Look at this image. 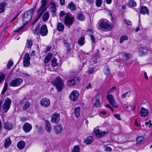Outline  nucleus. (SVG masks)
<instances>
[{"instance_id": "obj_12", "label": "nucleus", "mask_w": 152, "mask_h": 152, "mask_svg": "<svg viewBox=\"0 0 152 152\" xmlns=\"http://www.w3.org/2000/svg\"><path fill=\"white\" fill-rule=\"evenodd\" d=\"M79 96L78 92L76 90L73 91L71 93L70 97L71 100L75 101L77 99Z\"/></svg>"}, {"instance_id": "obj_63", "label": "nucleus", "mask_w": 152, "mask_h": 152, "mask_svg": "<svg viewBox=\"0 0 152 152\" xmlns=\"http://www.w3.org/2000/svg\"><path fill=\"white\" fill-rule=\"evenodd\" d=\"M107 4H110L112 2V0H105Z\"/></svg>"}, {"instance_id": "obj_57", "label": "nucleus", "mask_w": 152, "mask_h": 152, "mask_svg": "<svg viewBox=\"0 0 152 152\" xmlns=\"http://www.w3.org/2000/svg\"><path fill=\"white\" fill-rule=\"evenodd\" d=\"M128 94V92H126L125 94H123L121 96V97L122 99L124 98L126 96V95Z\"/></svg>"}, {"instance_id": "obj_47", "label": "nucleus", "mask_w": 152, "mask_h": 152, "mask_svg": "<svg viewBox=\"0 0 152 152\" xmlns=\"http://www.w3.org/2000/svg\"><path fill=\"white\" fill-rule=\"evenodd\" d=\"M146 53V51L144 50H140L138 52V54L140 56L145 55Z\"/></svg>"}, {"instance_id": "obj_5", "label": "nucleus", "mask_w": 152, "mask_h": 152, "mask_svg": "<svg viewBox=\"0 0 152 152\" xmlns=\"http://www.w3.org/2000/svg\"><path fill=\"white\" fill-rule=\"evenodd\" d=\"M41 2L42 5L40 8L38 10L37 13L38 17L35 20V22L38 20L45 10L44 9V8L46 4V1L45 0H42L41 1Z\"/></svg>"}, {"instance_id": "obj_27", "label": "nucleus", "mask_w": 152, "mask_h": 152, "mask_svg": "<svg viewBox=\"0 0 152 152\" xmlns=\"http://www.w3.org/2000/svg\"><path fill=\"white\" fill-rule=\"evenodd\" d=\"M11 141L9 137L7 138L4 142V146L5 148H8L11 143Z\"/></svg>"}, {"instance_id": "obj_25", "label": "nucleus", "mask_w": 152, "mask_h": 152, "mask_svg": "<svg viewBox=\"0 0 152 152\" xmlns=\"http://www.w3.org/2000/svg\"><path fill=\"white\" fill-rule=\"evenodd\" d=\"M80 107H77L74 109V112L76 118H78L80 114Z\"/></svg>"}, {"instance_id": "obj_23", "label": "nucleus", "mask_w": 152, "mask_h": 152, "mask_svg": "<svg viewBox=\"0 0 152 152\" xmlns=\"http://www.w3.org/2000/svg\"><path fill=\"white\" fill-rule=\"evenodd\" d=\"M49 10L52 12L54 13L56 10V4L54 2H51L49 5Z\"/></svg>"}, {"instance_id": "obj_42", "label": "nucleus", "mask_w": 152, "mask_h": 152, "mask_svg": "<svg viewBox=\"0 0 152 152\" xmlns=\"http://www.w3.org/2000/svg\"><path fill=\"white\" fill-rule=\"evenodd\" d=\"M80 147L78 145L74 146L72 150V152H80Z\"/></svg>"}, {"instance_id": "obj_59", "label": "nucleus", "mask_w": 152, "mask_h": 152, "mask_svg": "<svg viewBox=\"0 0 152 152\" xmlns=\"http://www.w3.org/2000/svg\"><path fill=\"white\" fill-rule=\"evenodd\" d=\"M60 4L61 5H64L65 3V0H59Z\"/></svg>"}, {"instance_id": "obj_46", "label": "nucleus", "mask_w": 152, "mask_h": 152, "mask_svg": "<svg viewBox=\"0 0 152 152\" xmlns=\"http://www.w3.org/2000/svg\"><path fill=\"white\" fill-rule=\"evenodd\" d=\"M104 74L106 75H108L110 73V70L107 66H106L105 67L104 70Z\"/></svg>"}, {"instance_id": "obj_8", "label": "nucleus", "mask_w": 152, "mask_h": 152, "mask_svg": "<svg viewBox=\"0 0 152 152\" xmlns=\"http://www.w3.org/2000/svg\"><path fill=\"white\" fill-rule=\"evenodd\" d=\"M40 104L43 107L45 108L48 107L50 105V100L48 98H44L41 100Z\"/></svg>"}, {"instance_id": "obj_2", "label": "nucleus", "mask_w": 152, "mask_h": 152, "mask_svg": "<svg viewBox=\"0 0 152 152\" xmlns=\"http://www.w3.org/2000/svg\"><path fill=\"white\" fill-rule=\"evenodd\" d=\"M100 27L102 29L109 31L111 30L113 26L111 23L106 19H102L99 22Z\"/></svg>"}, {"instance_id": "obj_17", "label": "nucleus", "mask_w": 152, "mask_h": 152, "mask_svg": "<svg viewBox=\"0 0 152 152\" xmlns=\"http://www.w3.org/2000/svg\"><path fill=\"white\" fill-rule=\"evenodd\" d=\"M32 128L31 125L28 123H25L23 126V129L25 132H29L31 130Z\"/></svg>"}, {"instance_id": "obj_15", "label": "nucleus", "mask_w": 152, "mask_h": 152, "mask_svg": "<svg viewBox=\"0 0 152 152\" xmlns=\"http://www.w3.org/2000/svg\"><path fill=\"white\" fill-rule=\"evenodd\" d=\"M48 30L46 25H43L41 28L40 34L43 36H45L48 34Z\"/></svg>"}, {"instance_id": "obj_20", "label": "nucleus", "mask_w": 152, "mask_h": 152, "mask_svg": "<svg viewBox=\"0 0 152 152\" xmlns=\"http://www.w3.org/2000/svg\"><path fill=\"white\" fill-rule=\"evenodd\" d=\"M45 125L46 126V130L48 133H50L52 130L51 127L50 126V122L48 121H45Z\"/></svg>"}, {"instance_id": "obj_48", "label": "nucleus", "mask_w": 152, "mask_h": 152, "mask_svg": "<svg viewBox=\"0 0 152 152\" xmlns=\"http://www.w3.org/2000/svg\"><path fill=\"white\" fill-rule=\"evenodd\" d=\"M116 90L115 87L113 86L108 91L107 93H111L113 92H115Z\"/></svg>"}, {"instance_id": "obj_34", "label": "nucleus", "mask_w": 152, "mask_h": 152, "mask_svg": "<svg viewBox=\"0 0 152 152\" xmlns=\"http://www.w3.org/2000/svg\"><path fill=\"white\" fill-rule=\"evenodd\" d=\"M5 5V2H2L0 4V13H2L4 12Z\"/></svg>"}, {"instance_id": "obj_10", "label": "nucleus", "mask_w": 152, "mask_h": 152, "mask_svg": "<svg viewBox=\"0 0 152 152\" xmlns=\"http://www.w3.org/2000/svg\"><path fill=\"white\" fill-rule=\"evenodd\" d=\"M106 97L110 103L111 104L113 107L117 108L118 107V106L115 102L114 98L112 95L108 94L106 96Z\"/></svg>"}, {"instance_id": "obj_31", "label": "nucleus", "mask_w": 152, "mask_h": 152, "mask_svg": "<svg viewBox=\"0 0 152 152\" xmlns=\"http://www.w3.org/2000/svg\"><path fill=\"white\" fill-rule=\"evenodd\" d=\"M78 43L80 46H82L85 43V39L84 37H81L78 40Z\"/></svg>"}, {"instance_id": "obj_1", "label": "nucleus", "mask_w": 152, "mask_h": 152, "mask_svg": "<svg viewBox=\"0 0 152 152\" xmlns=\"http://www.w3.org/2000/svg\"><path fill=\"white\" fill-rule=\"evenodd\" d=\"M34 10L31 9L26 12L22 17V22L23 25L19 28H18L15 31V32H18L23 29L25 26L32 18Z\"/></svg>"}, {"instance_id": "obj_26", "label": "nucleus", "mask_w": 152, "mask_h": 152, "mask_svg": "<svg viewBox=\"0 0 152 152\" xmlns=\"http://www.w3.org/2000/svg\"><path fill=\"white\" fill-rule=\"evenodd\" d=\"M93 141L92 137L89 136L84 140V142L86 144H90Z\"/></svg>"}, {"instance_id": "obj_39", "label": "nucleus", "mask_w": 152, "mask_h": 152, "mask_svg": "<svg viewBox=\"0 0 152 152\" xmlns=\"http://www.w3.org/2000/svg\"><path fill=\"white\" fill-rule=\"evenodd\" d=\"M49 17V14L48 12H45L43 17H42V20L44 21H45L48 20Z\"/></svg>"}, {"instance_id": "obj_14", "label": "nucleus", "mask_w": 152, "mask_h": 152, "mask_svg": "<svg viewBox=\"0 0 152 152\" xmlns=\"http://www.w3.org/2000/svg\"><path fill=\"white\" fill-rule=\"evenodd\" d=\"M30 58L28 53L26 54L23 58V65L24 67L28 66L30 64Z\"/></svg>"}, {"instance_id": "obj_50", "label": "nucleus", "mask_w": 152, "mask_h": 152, "mask_svg": "<svg viewBox=\"0 0 152 152\" xmlns=\"http://www.w3.org/2000/svg\"><path fill=\"white\" fill-rule=\"evenodd\" d=\"M100 104V101L95 100V102L94 104V107H97Z\"/></svg>"}, {"instance_id": "obj_19", "label": "nucleus", "mask_w": 152, "mask_h": 152, "mask_svg": "<svg viewBox=\"0 0 152 152\" xmlns=\"http://www.w3.org/2000/svg\"><path fill=\"white\" fill-rule=\"evenodd\" d=\"M148 114V110L145 108L142 107L140 110V115L141 116L145 117Z\"/></svg>"}, {"instance_id": "obj_49", "label": "nucleus", "mask_w": 152, "mask_h": 152, "mask_svg": "<svg viewBox=\"0 0 152 152\" xmlns=\"http://www.w3.org/2000/svg\"><path fill=\"white\" fill-rule=\"evenodd\" d=\"M5 78V75L4 74L0 73V83H1Z\"/></svg>"}, {"instance_id": "obj_9", "label": "nucleus", "mask_w": 152, "mask_h": 152, "mask_svg": "<svg viewBox=\"0 0 152 152\" xmlns=\"http://www.w3.org/2000/svg\"><path fill=\"white\" fill-rule=\"evenodd\" d=\"M80 78L78 77H74L72 78L67 81L66 84L68 86H72L78 83L80 80Z\"/></svg>"}, {"instance_id": "obj_64", "label": "nucleus", "mask_w": 152, "mask_h": 152, "mask_svg": "<svg viewBox=\"0 0 152 152\" xmlns=\"http://www.w3.org/2000/svg\"><path fill=\"white\" fill-rule=\"evenodd\" d=\"M35 55V52L34 51H33L30 54L31 56H33Z\"/></svg>"}, {"instance_id": "obj_51", "label": "nucleus", "mask_w": 152, "mask_h": 152, "mask_svg": "<svg viewBox=\"0 0 152 152\" xmlns=\"http://www.w3.org/2000/svg\"><path fill=\"white\" fill-rule=\"evenodd\" d=\"M13 62L11 61H10L8 63L7 65V68L8 69H9L12 66Z\"/></svg>"}, {"instance_id": "obj_22", "label": "nucleus", "mask_w": 152, "mask_h": 152, "mask_svg": "<svg viewBox=\"0 0 152 152\" xmlns=\"http://www.w3.org/2000/svg\"><path fill=\"white\" fill-rule=\"evenodd\" d=\"M140 13L143 15L146 14L148 15L149 14V10L147 7L145 6H142L141 7Z\"/></svg>"}, {"instance_id": "obj_52", "label": "nucleus", "mask_w": 152, "mask_h": 152, "mask_svg": "<svg viewBox=\"0 0 152 152\" xmlns=\"http://www.w3.org/2000/svg\"><path fill=\"white\" fill-rule=\"evenodd\" d=\"M123 55L125 58L126 60L129 59L131 57L130 55L127 53H124Z\"/></svg>"}, {"instance_id": "obj_6", "label": "nucleus", "mask_w": 152, "mask_h": 152, "mask_svg": "<svg viewBox=\"0 0 152 152\" xmlns=\"http://www.w3.org/2000/svg\"><path fill=\"white\" fill-rule=\"evenodd\" d=\"M74 18L71 16L70 14L67 15L65 17L64 20V23L65 25L69 27L72 24L73 22Z\"/></svg>"}, {"instance_id": "obj_58", "label": "nucleus", "mask_w": 152, "mask_h": 152, "mask_svg": "<svg viewBox=\"0 0 152 152\" xmlns=\"http://www.w3.org/2000/svg\"><path fill=\"white\" fill-rule=\"evenodd\" d=\"M90 37L92 41V42L94 44L95 42V40L94 36L92 35H91Z\"/></svg>"}, {"instance_id": "obj_7", "label": "nucleus", "mask_w": 152, "mask_h": 152, "mask_svg": "<svg viewBox=\"0 0 152 152\" xmlns=\"http://www.w3.org/2000/svg\"><path fill=\"white\" fill-rule=\"evenodd\" d=\"M12 102L11 99L9 98H6L3 105V109L4 113H7L9 109Z\"/></svg>"}, {"instance_id": "obj_36", "label": "nucleus", "mask_w": 152, "mask_h": 152, "mask_svg": "<svg viewBox=\"0 0 152 152\" xmlns=\"http://www.w3.org/2000/svg\"><path fill=\"white\" fill-rule=\"evenodd\" d=\"M128 5L129 6L134 7L136 6V3L133 0H129Z\"/></svg>"}, {"instance_id": "obj_60", "label": "nucleus", "mask_w": 152, "mask_h": 152, "mask_svg": "<svg viewBox=\"0 0 152 152\" xmlns=\"http://www.w3.org/2000/svg\"><path fill=\"white\" fill-rule=\"evenodd\" d=\"M65 14V12L64 11H61L60 12V17H63Z\"/></svg>"}, {"instance_id": "obj_33", "label": "nucleus", "mask_w": 152, "mask_h": 152, "mask_svg": "<svg viewBox=\"0 0 152 152\" xmlns=\"http://www.w3.org/2000/svg\"><path fill=\"white\" fill-rule=\"evenodd\" d=\"M94 97L95 100L100 101L102 99L103 95L101 93H98L95 95Z\"/></svg>"}, {"instance_id": "obj_28", "label": "nucleus", "mask_w": 152, "mask_h": 152, "mask_svg": "<svg viewBox=\"0 0 152 152\" xmlns=\"http://www.w3.org/2000/svg\"><path fill=\"white\" fill-rule=\"evenodd\" d=\"M52 57V54L51 53H48L46 56L44 61L45 64H47L50 61Z\"/></svg>"}, {"instance_id": "obj_32", "label": "nucleus", "mask_w": 152, "mask_h": 152, "mask_svg": "<svg viewBox=\"0 0 152 152\" xmlns=\"http://www.w3.org/2000/svg\"><path fill=\"white\" fill-rule=\"evenodd\" d=\"M51 64L52 66L53 67L57 66L58 63L57 62V59L55 58H53L51 61Z\"/></svg>"}, {"instance_id": "obj_61", "label": "nucleus", "mask_w": 152, "mask_h": 152, "mask_svg": "<svg viewBox=\"0 0 152 152\" xmlns=\"http://www.w3.org/2000/svg\"><path fill=\"white\" fill-rule=\"evenodd\" d=\"M91 87V85L90 83H89L88 85L86 86V88L87 89L90 88Z\"/></svg>"}, {"instance_id": "obj_43", "label": "nucleus", "mask_w": 152, "mask_h": 152, "mask_svg": "<svg viewBox=\"0 0 152 152\" xmlns=\"http://www.w3.org/2000/svg\"><path fill=\"white\" fill-rule=\"evenodd\" d=\"M7 89V83L5 82L4 83V86L1 92V94H4Z\"/></svg>"}, {"instance_id": "obj_62", "label": "nucleus", "mask_w": 152, "mask_h": 152, "mask_svg": "<svg viewBox=\"0 0 152 152\" xmlns=\"http://www.w3.org/2000/svg\"><path fill=\"white\" fill-rule=\"evenodd\" d=\"M23 76L24 77H29L30 75L26 73H23Z\"/></svg>"}, {"instance_id": "obj_4", "label": "nucleus", "mask_w": 152, "mask_h": 152, "mask_svg": "<svg viewBox=\"0 0 152 152\" xmlns=\"http://www.w3.org/2000/svg\"><path fill=\"white\" fill-rule=\"evenodd\" d=\"M23 82V80L21 78H15L10 82L9 85L13 87L19 86L22 84Z\"/></svg>"}, {"instance_id": "obj_18", "label": "nucleus", "mask_w": 152, "mask_h": 152, "mask_svg": "<svg viewBox=\"0 0 152 152\" xmlns=\"http://www.w3.org/2000/svg\"><path fill=\"white\" fill-rule=\"evenodd\" d=\"M3 124L4 128L7 130H11L13 128V124L8 122L3 123Z\"/></svg>"}, {"instance_id": "obj_56", "label": "nucleus", "mask_w": 152, "mask_h": 152, "mask_svg": "<svg viewBox=\"0 0 152 152\" xmlns=\"http://www.w3.org/2000/svg\"><path fill=\"white\" fill-rule=\"evenodd\" d=\"M114 116L115 118H116L118 120H121L120 118V116L118 114H114Z\"/></svg>"}, {"instance_id": "obj_30", "label": "nucleus", "mask_w": 152, "mask_h": 152, "mask_svg": "<svg viewBox=\"0 0 152 152\" xmlns=\"http://www.w3.org/2000/svg\"><path fill=\"white\" fill-rule=\"evenodd\" d=\"M57 30L59 31H62L64 29V26L61 23H59L57 25Z\"/></svg>"}, {"instance_id": "obj_11", "label": "nucleus", "mask_w": 152, "mask_h": 152, "mask_svg": "<svg viewBox=\"0 0 152 152\" xmlns=\"http://www.w3.org/2000/svg\"><path fill=\"white\" fill-rule=\"evenodd\" d=\"M93 131L95 136L98 138L103 137L107 133L106 132L100 131L98 129H94Z\"/></svg>"}, {"instance_id": "obj_29", "label": "nucleus", "mask_w": 152, "mask_h": 152, "mask_svg": "<svg viewBox=\"0 0 152 152\" xmlns=\"http://www.w3.org/2000/svg\"><path fill=\"white\" fill-rule=\"evenodd\" d=\"M77 18L78 19L82 21L86 19L85 16L81 12L77 14Z\"/></svg>"}, {"instance_id": "obj_24", "label": "nucleus", "mask_w": 152, "mask_h": 152, "mask_svg": "<svg viewBox=\"0 0 152 152\" xmlns=\"http://www.w3.org/2000/svg\"><path fill=\"white\" fill-rule=\"evenodd\" d=\"M64 46L67 48V50L68 52H69L71 50V47H70V44L68 41L66 39L63 40Z\"/></svg>"}, {"instance_id": "obj_54", "label": "nucleus", "mask_w": 152, "mask_h": 152, "mask_svg": "<svg viewBox=\"0 0 152 152\" xmlns=\"http://www.w3.org/2000/svg\"><path fill=\"white\" fill-rule=\"evenodd\" d=\"M94 71V69L93 68H90L89 69L88 72L89 74H92Z\"/></svg>"}, {"instance_id": "obj_35", "label": "nucleus", "mask_w": 152, "mask_h": 152, "mask_svg": "<svg viewBox=\"0 0 152 152\" xmlns=\"http://www.w3.org/2000/svg\"><path fill=\"white\" fill-rule=\"evenodd\" d=\"M68 7L71 10H74L76 8L75 5L72 2H71L69 4Z\"/></svg>"}, {"instance_id": "obj_44", "label": "nucleus", "mask_w": 152, "mask_h": 152, "mask_svg": "<svg viewBox=\"0 0 152 152\" xmlns=\"http://www.w3.org/2000/svg\"><path fill=\"white\" fill-rule=\"evenodd\" d=\"M124 23H126L128 26H131L132 23L129 20L126 19H124Z\"/></svg>"}, {"instance_id": "obj_38", "label": "nucleus", "mask_w": 152, "mask_h": 152, "mask_svg": "<svg viewBox=\"0 0 152 152\" xmlns=\"http://www.w3.org/2000/svg\"><path fill=\"white\" fill-rule=\"evenodd\" d=\"M145 139L143 136H139L136 139L137 143L139 144L144 140Z\"/></svg>"}, {"instance_id": "obj_53", "label": "nucleus", "mask_w": 152, "mask_h": 152, "mask_svg": "<svg viewBox=\"0 0 152 152\" xmlns=\"http://www.w3.org/2000/svg\"><path fill=\"white\" fill-rule=\"evenodd\" d=\"M104 149L105 151H110L112 150V148L109 146H105L104 147Z\"/></svg>"}, {"instance_id": "obj_40", "label": "nucleus", "mask_w": 152, "mask_h": 152, "mask_svg": "<svg viewBox=\"0 0 152 152\" xmlns=\"http://www.w3.org/2000/svg\"><path fill=\"white\" fill-rule=\"evenodd\" d=\"M128 37L126 35H123L121 37L120 40V43H122L124 41L128 40Z\"/></svg>"}, {"instance_id": "obj_13", "label": "nucleus", "mask_w": 152, "mask_h": 152, "mask_svg": "<svg viewBox=\"0 0 152 152\" xmlns=\"http://www.w3.org/2000/svg\"><path fill=\"white\" fill-rule=\"evenodd\" d=\"M60 117V115L59 114L57 113H54L51 117L52 122L56 124L58 123L59 121Z\"/></svg>"}, {"instance_id": "obj_55", "label": "nucleus", "mask_w": 152, "mask_h": 152, "mask_svg": "<svg viewBox=\"0 0 152 152\" xmlns=\"http://www.w3.org/2000/svg\"><path fill=\"white\" fill-rule=\"evenodd\" d=\"M151 120H149L148 122H146L145 123V125L146 126H148H148L149 127H150L152 126V124L151 123Z\"/></svg>"}, {"instance_id": "obj_21", "label": "nucleus", "mask_w": 152, "mask_h": 152, "mask_svg": "<svg viewBox=\"0 0 152 152\" xmlns=\"http://www.w3.org/2000/svg\"><path fill=\"white\" fill-rule=\"evenodd\" d=\"M25 145L26 143L23 140H20L18 142L17 146L19 149L21 150L23 149L24 148Z\"/></svg>"}, {"instance_id": "obj_3", "label": "nucleus", "mask_w": 152, "mask_h": 152, "mask_svg": "<svg viewBox=\"0 0 152 152\" xmlns=\"http://www.w3.org/2000/svg\"><path fill=\"white\" fill-rule=\"evenodd\" d=\"M53 84L55 86L57 91L61 92L64 86V82L59 77H56L52 81Z\"/></svg>"}, {"instance_id": "obj_37", "label": "nucleus", "mask_w": 152, "mask_h": 152, "mask_svg": "<svg viewBox=\"0 0 152 152\" xmlns=\"http://www.w3.org/2000/svg\"><path fill=\"white\" fill-rule=\"evenodd\" d=\"M30 103L28 102H26L23 107V109L24 110H26L30 107Z\"/></svg>"}, {"instance_id": "obj_16", "label": "nucleus", "mask_w": 152, "mask_h": 152, "mask_svg": "<svg viewBox=\"0 0 152 152\" xmlns=\"http://www.w3.org/2000/svg\"><path fill=\"white\" fill-rule=\"evenodd\" d=\"M53 130L55 133L58 134H60L63 130V127L60 125L58 124L55 126L53 128Z\"/></svg>"}, {"instance_id": "obj_45", "label": "nucleus", "mask_w": 152, "mask_h": 152, "mask_svg": "<svg viewBox=\"0 0 152 152\" xmlns=\"http://www.w3.org/2000/svg\"><path fill=\"white\" fill-rule=\"evenodd\" d=\"M95 4L97 7H100L101 6L102 0H96Z\"/></svg>"}, {"instance_id": "obj_41", "label": "nucleus", "mask_w": 152, "mask_h": 152, "mask_svg": "<svg viewBox=\"0 0 152 152\" xmlns=\"http://www.w3.org/2000/svg\"><path fill=\"white\" fill-rule=\"evenodd\" d=\"M26 44L27 47L28 48H31L33 44L32 40L31 39H28L27 40Z\"/></svg>"}]
</instances>
